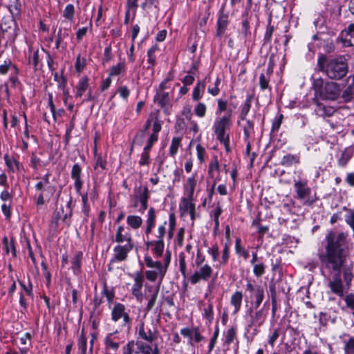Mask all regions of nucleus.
<instances>
[{"mask_svg":"<svg viewBox=\"0 0 354 354\" xmlns=\"http://www.w3.org/2000/svg\"><path fill=\"white\" fill-rule=\"evenodd\" d=\"M346 237L347 234L344 232H328L325 250H319L317 254L322 267L334 272L328 286L333 293L340 297L344 295L341 271L348 252Z\"/></svg>","mask_w":354,"mask_h":354,"instance_id":"1","label":"nucleus"},{"mask_svg":"<svg viewBox=\"0 0 354 354\" xmlns=\"http://www.w3.org/2000/svg\"><path fill=\"white\" fill-rule=\"evenodd\" d=\"M118 243L113 248L111 263L124 261L127 259L129 254L135 247L134 240L129 227L122 225L117 227L113 239Z\"/></svg>","mask_w":354,"mask_h":354,"instance_id":"2","label":"nucleus"},{"mask_svg":"<svg viewBox=\"0 0 354 354\" xmlns=\"http://www.w3.org/2000/svg\"><path fill=\"white\" fill-rule=\"evenodd\" d=\"M171 259V252L167 250L164 254L163 261H153L149 256H145L144 258L146 266L150 268H156V270H149L145 272L146 279L151 282L156 281L158 279V283L162 281L167 272L169 266Z\"/></svg>","mask_w":354,"mask_h":354,"instance_id":"3","label":"nucleus"},{"mask_svg":"<svg viewBox=\"0 0 354 354\" xmlns=\"http://www.w3.org/2000/svg\"><path fill=\"white\" fill-rule=\"evenodd\" d=\"M156 223V212L154 207H151L147 212V219L145 221V227L144 229L145 235L148 239L145 242L147 248L151 247V251L153 255L159 258L162 256L165 249L164 241H154L149 239V235L151 234L153 229Z\"/></svg>","mask_w":354,"mask_h":354,"instance_id":"4","label":"nucleus"},{"mask_svg":"<svg viewBox=\"0 0 354 354\" xmlns=\"http://www.w3.org/2000/svg\"><path fill=\"white\" fill-rule=\"evenodd\" d=\"M232 125L231 114H228L216 118L212 126V129L217 140L224 145L227 153L231 151L230 134L227 133V131H230Z\"/></svg>","mask_w":354,"mask_h":354,"instance_id":"5","label":"nucleus"},{"mask_svg":"<svg viewBox=\"0 0 354 354\" xmlns=\"http://www.w3.org/2000/svg\"><path fill=\"white\" fill-rule=\"evenodd\" d=\"M111 319L117 323L122 319L121 326L129 330L132 324V318L129 315V310L120 302H115L111 306Z\"/></svg>","mask_w":354,"mask_h":354,"instance_id":"6","label":"nucleus"},{"mask_svg":"<svg viewBox=\"0 0 354 354\" xmlns=\"http://www.w3.org/2000/svg\"><path fill=\"white\" fill-rule=\"evenodd\" d=\"M339 93L340 91L338 85L332 82L331 84H327L324 88L322 86H316L314 97L316 102H317V98L329 102L337 99Z\"/></svg>","mask_w":354,"mask_h":354,"instance_id":"7","label":"nucleus"},{"mask_svg":"<svg viewBox=\"0 0 354 354\" xmlns=\"http://www.w3.org/2000/svg\"><path fill=\"white\" fill-rule=\"evenodd\" d=\"M294 189L296 192V198L298 200L303 201L304 205H311L313 201H310L311 195V188L308 185V181L306 178H299L294 180Z\"/></svg>","mask_w":354,"mask_h":354,"instance_id":"8","label":"nucleus"},{"mask_svg":"<svg viewBox=\"0 0 354 354\" xmlns=\"http://www.w3.org/2000/svg\"><path fill=\"white\" fill-rule=\"evenodd\" d=\"M102 297H104L106 299L108 307L109 308H111V306L115 303L113 301L115 297V294L114 288L109 286L106 282L103 283L102 290L101 291V297L99 296L97 293L94 295L93 303L95 309H97L104 302Z\"/></svg>","mask_w":354,"mask_h":354,"instance_id":"9","label":"nucleus"},{"mask_svg":"<svg viewBox=\"0 0 354 354\" xmlns=\"http://www.w3.org/2000/svg\"><path fill=\"white\" fill-rule=\"evenodd\" d=\"M245 290L250 293V298L254 308L257 309L265 297L264 288L261 285H254L248 281L245 285Z\"/></svg>","mask_w":354,"mask_h":354,"instance_id":"10","label":"nucleus"},{"mask_svg":"<svg viewBox=\"0 0 354 354\" xmlns=\"http://www.w3.org/2000/svg\"><path fill=\"white\" fill-rule=\"evenodd\" d=\"M196 268L198 269L189 277V281L192 284H196L201 281H207L212 277L213 268L209 264L205 263L203 266Z\"/></svg>","mask_w":354,"mask_h":354,"instance_id":"11","label":"nucleus"},{"mask_svg":"<svg viewBox=\"0 0 354 354\" xmlns=\"http://www.w3.org/2000/svg\"><path fill=\"white\" fill-rule=\"evenodd\" d=\"M44 183L43 181L38 182L35 188L38 191H43L41 192L36 201V204L37 206L43 205L46 201L48 202L50 198L53 196L55 193L56 187L54 185H48L44 188Z\"/></svg>","mask_w":354,"mask_h":354,"instance_id":"12","label":"nucleus"},{"mask_svg":"<svg viewBox=\"0 0 354 354\" xmlns=\"http://www.w3.org/2000/svg\"><path fill=\"white\" fill-rule=\"evenodd\" d=\"M248 313L250 318L248 327L254 328L255 330L263 326L267 319L268 313L263 308L255 311L251 308L248 310Z\"/></svg>","mask_w":354,"mask_h":354,"instance_id":"13","label":"nucleus"},{"mask_svg":"<svg viewBox=\"0 0 354 354\" xmlns=\"http://www.w3.org/2000/svg\"><path fill=\"white\" fill-rule=\"evenodd\" d=\"M138 339H140L142 341L151 344L158 339L159 333L156 328L153 326L145 327V323L142 322L138 328Z\"/></svg>","mask_w":354,"mask_h":354,"instance_id":"14","label":"nucleus"},{"mask_svg":"<svg viewBox=\"0 0 354 354\" xmlns=\"http://www.w3.org/2000/svg\"><path fill=\"white\" fill-rule=\"evenodd\" d=\"M133 284L131 288V294L138 299L142 298V288L144 283V274L142 271H137L132 274Z\"/></svg>","mask_w":354,"mask_h":354,"instance_id":"15","label":"nucleus"},{"mask_svg":"<svg viewBox=\"0 0 354 354\" xmlns=\"http://www.w3.org/2000/svg\"><path fill=\"white\" fill-rule=\"evenodd\" d=\"M138 189L139 194L136 196V201L134 203L133 207H136L138 206V202L139 201L141 205V208L139 211L140 212H143L148 207V201L150 197L149 191L147 186H144L143 187H140Z\"/></svg>","mask_w":354,"mask_h":354,"instance_id":"16","label":"nucleus"},{"mask_svg":"<svg viewBox=\"0 0 354 354\" xmlns=\"http://www.w3.org/2000/svg\"><path fill=\"white\" fill-rule=\"evenodd\" d=\"M82 167L78 163L73 165L71 171V178L74 180V187L77 194L81 193L84 182L81 178Z\"/></svg>","mask_w":354,"mask_h":354,"instance_id":"17","label":"nucleus"},{"mask_svg":"<svg viewBox=\"0 0 354 354\" xmlns=\"http://www.w3.org/2000/svg\"><path fill=\"white\" fill-rule=\"evenodd\" d=\"M1 29L3 32L8 33L10 39L14 41L17 35L15 21L10 19H4L1 24Z\"/></svg>","mask_w":354,"mask_h":354,"instance_id":"18","label":"nucleus"},{"mask_svg":"<svg viewBox=\"0 0 354 354\" xmlns=\"http://www.w3.org/2000/svg\"><path fill=\"white\" fill-rule=\"evenodd\" d=\"M313 103L316 105L315 112L319 117L325 118L330 117L333 115L335 110L332 106L322 105L319 102H327L326 100H322L317 98V102L313 98Z\"/></svg>","mask_w":354,"mask_h":354,"instance_id":"19","label":"nucleus"},{"mask_svg":"<svg viewBox=\"0 0 354 354\" xmlns=\"http://www.w3.org/2000/svg\"><path fill=\"white\" fill-rule=\"evenodd\" d=\"M332 80H340L347 74L348 68H319Z\"/></svg>","mask_w":354,"mask_h":354,"instance_id":"20","label":"nucleus"},{"mask_svg":"<svg viewBox=\"0 0 354 354\" xmlns=\"http://www.w3.org/2000/svg\"><path fill=\"white\" fill-rule=\"evenodd\" d=\"M195 203H194V197L192 196H187L183 197L180 199V203L179 205V210L180 212L181 216H184L191 212L192 210H194Z\"/></svg>","mask_w":354,"mask_h":354,"instance_id":"21","label":"nucleus"},{"mask_svg":"<svg viewBox=\"0 0 354 354\" xmlns=\"http://www.w3.org/2000/svg\"><path fill=\"white\" fill-rule=\"evenodd\" d=\"M3 159L8 172L14 174L20 171V162L14 156H10L6 153L4 155Z\"/></svg>","mask_w":354,"mask_h":354,"instance_id":"22","label":"nucleus"},{"mask_svg":"<svg viewBox=\"0 0 354 354\" xmlns=\"http://www.w3.org/2000/svg\"><path fill=\"white\" fill-rule=\"evenodd\" d=\"M197 183V173H194L187 179L186 183L184 185L185 192H187V196L194 197V190Z\"/></svg>","mask_w":354,"mask_h":354,"instance_id":"23","label":"nucleus"},{"mask_svg":"<svg viewBox=\"0 0 354 354\" xmlns=\"http://www.w3.org/2000/svg\"><path fill=\"white\" fill-rule=\"evenodd\" d=\"M83 258L82 252H77L71 259V269L75 275L78 276L81 273V266Z\"/></svg>","mask_w":354,"mask_h":354,"instance_id":"24","label":"nucleus"},{"mask_svg":"<svg viewBox=\"0 0 354 354\" xmlns=\"http://www.w3.org/2000/svg\"><path fill=\"white\" fill-rule=\"evenodd\" d=\"M54 80L57 83L58 88H64L67 85V78L64 73V68H61L59 71H53Z\"/></svg>","mask_w":354,"mask_h":354,"instance_id":"25","label":"nucleus"},{"mask_svg":"<svg viewBox=\"0 0 354 354\" xmlns=\"http://www.w3.org/2000/svg\"><path fill=\"white\" fill-rule=\"evenodd\" d=\"M142 218L138 215L131 214L127 217V224L129 229L138 230L142 226Z\"/></svg>","mask_w":354,"mask_h":354,"instance_id":"26","label":"nucleus"},{"mask_svg":"<svg viewBox=\"0 0 354 354\" xmlns=\"http://www.w3.org/2000/svg\"><path fill=\"white\" fill-rule=\"evenodd\" d=\"M243 299V293L241 291H236L230 298V304L234 307V314H236L241 309Z\"/></svg>","mask_w":354,"mask_h":354,"instance_id":"27","label":"nucleus"},{"mask_svg":"<svg viewBox=\"0 0 354 354\" xmlns=\"http://www.w3.org/2000/svg\"><path fill=\"white\" fill-rule=\"evenodd\" d=\"M88 78L87 76L82 77L76 86V92L75 96L76 98H80L84 92L88 88Z\"/></svg>","mask_w":354,"mask_h":354,"instance_id":"28","label":"nucleus"},{"mask_svg":"<svg viewBox=\"0 0 354 354\" xmlns=\"http://www.w3.org/2000/svg\"><path fill=\"white\" fill-rule=\"evenodd\" d=\"M208 175L210 178H215L220 176V166L216 156H214L208 165Z\"/></svg>","mask_w":354,"mask_h":354,"instance_id":"29","label":"nucleus"},{"mask_svg":"<svg viewBox=\"0 0 354 354\" xmlns=\"http://www.w3.org/2000/svg\"><path fill=\"white\" fill-rule=\"evenodd\" d=\"M153 100L154 102L163 108L169 102V93L163 91H157Z\"/></svg>","mask_w":354,"mask_h":354,"instance_id":"30","label":"nucleus"},{"mask_svg":"<svg viewBox=\"0 0 354 354\" xmlns=\"http://www.w3.org/2000/svg\"><path fill=\"white\" fill-rule=\"evenodd\" d=\"M300 162V156L297 154H287L284 156L280 164L282 166L289 167L295 164H299Z\"/></svg>","mask_w":354,"mask_h":354,"instance_id":"31","label":"nucleus"},{"mask_svg":"<svg viewBox=\"0 0 354 354\" xmlns=\"http://www.w3.org/2000/svg\"><path fill=\"white\" fill-rule=\"evenodd\" d=\"M77 348L80 354H86L87 337L84 328H82L77 337Z\"/></svg>","mask_w":354,"mask_h":354,"instance_id":"32","label":"nucleus"},{"mask_svg":"<svg viewBox=\"0 0 354 354\" xmlns=\"http://www.w3.org/2000/svg\"><path fill=\"white\" fill-rule=\"evenodd\" d=\"M227 18V15L223 13L220 15L217 21L216 35L218 37H221L225 32L228 24Z\"/></svg>","mask_w":354,"mask_h":354,"instance_id":"33","label":"nucleus"},{"mask_svg":"<svg viewBox=\"0 0 354 354\" xmlns=\"http://www.w3.org/2000/svg\"><path fill=\"white\" fill-rule=\"evenodd\" d=\"M234 249L238 257H243L244 260H247L249 258V251L241 245V239L239 237H237L235 240Z\"/></svg>","mask_w":354,"mask_h":354,"instance_id":"34","label":"nucleus"},{"mask_svg":"<svg viewBox=\"0 0 354 354\" xmlns=\"http://www.w3.org/2000/svg\"><path fill=\"white\" fill-rule=\"evenodd\" d=\"M245 124L243 127L244 141L250 140L254 134V124L250 120H246Z\"/></svg>","mask_w":354,"mask_h":354,"instance_id":"35","label":"nucleus"},{"mask_svg":"<svg viewBox=\"0 0 354 354\" xmlns=\"http://www.w3.org/2000/svg\"><path fill=\"white\" fill-rule=\"evenodd\" d=\"M2 243L3 249L6 251V254H8L9 252L11 251L12 257H16V249L13 239L9 240L7 236H4L2 239Z\"/></svg>","mask_w":354,"mask_h":354,"instance_id":"36","label":"nucleus"},{"mask_svg":"<svg viewBox=\"0 0 354 354\" xmlns=\"http://www.w3.org/2000/svg\"><path fill=\"white\" fill-rule=\"evenodd\" d=\"M113 333H109L105 337L104 340V343L105 345L106 350H113L116 351L118 350L120 347L119 342H117L113 340L112 336Z\"/></svg>","mask_w":354,"mask_h":354,"instance_id":"37","label":"nucleus"},{"mask_svg":"<svg viewBox=\"0 0 354 354\" xmlns=\"http://www.w3.org/2000/svg\"><path fill=\"white\" fill-rule=\"evenodd\" d=\"M253 97L252 95H248L243 103V104L241 106V110L240 112L239 118L241 120L244 121L246 120V116L248 114L250 108H251V103Z\"/></svg>","mask_w":354,"mask_h":354,"instance_id":"38","label":"nucleus"},{"mask_svg":"<svg viewBox=\"0 0 354 354\" xmlns=\"http://www.w3.org/2000/svg\"><path fill=\"white\" fill-rule=\"evenodd\" d=\"M237 329L235 326L228 328L224 334V344L230 345L236 338Z\"/></svg>","mask_w":354,"mask_h":354,"instance_id":"39","label":"nucleus"},{"mask_svg":"<svg viewBox=\"0 0 354 354\" xmlns=\"http://www.w3.org/2000/svg\"><path fill=\"white\" fill-rule=\"evenodd\" d=\"M181 137H174L172 138L169 150V154L171 157L174 158L176 156L179 147L181 146Z\"/></svg>","mask_w":354,"mask_h":354,"instance_id":"40","label":"nucleus"},{"mask_svg":"<svg viewBox=\"0 0 354 354\" xmlns=\"http://www.w3.org/2000/svg\"><path fill=\"white\" fill-rule=\"evenodd\" d=\"M205 84L202 82H198L194 86L192 91V100L194 101L199 100L204 93Z\"/></svg>","mask_w":354,"mask_h":354,"instance_id":"41","label":"nucleus"},{"mask_svg":"<svg viewBox=\"0 0 354 354\" xmlns=\"http://www.w3.org/2000/svg\"><path fill=\"white\" fill-rule=\"evenodd\" d=\"M120 73V68H113V70L110 73L109 77H106L105 80H104L102 82V84L100 86L101 91H104L107 90L109 88V86L112 82L111 76L118 75Z\"/></svg>","mask_w":354,"mask_h":354,"instance_id":"42","label":"nucleus"},{"mask_svg":"<svg viewBox=\"0 0 354 354\" xmlns=\"http://www.w3.org/2000/svg\"><path fill=\"white\" fill-rule=\"evenodd\" d=\"M203 317L209 322L211 323L214 319L213 304L209 299L205 308H203Z\"/></svg>","mask_w":354,"mask_h":354,"instance_id":"43","label":"nucleus"},{"mask_svg":"<svg viewBox=\"0 0 354 354\" xmlns=\"http://www.w3.org/2000/svg\"><path fill=\"white\" fill-rule=\"evenodd\" d=\"M179 270L184 279L187 277V262L183 252L178 254Z\"/></svg>","mask_w":354,"mask_h":354,"instance_id":"44","label":"nucleus"},{"mask_svg":"<svg viewBox=\"0 0 354 354\" xmlns=\"http://www.w3.org/2000/svg\"><path fill=\"white\" fill-rule=\"evenodd\" d=\"M136 346V354H151V346L139 341H137Z\"/></svg>","mask_w":354,"mask_h":354,"instance_id":"45","label":"nucleus"},{"mask_svg":"<svg viewBox=\"0 0 354 354\" xmlns=\"http://www.w3.org/2000/svg\"><path fill=\"white\" fill-rule=\"evenodd\" d=\"M252 266L253 274L256 277H261L265 274L266 266L263 262H259Z\"/></svg>","mask_w":354,"mask_h":354,"instance_id":"46","label":"nucleus"},{"mask_svg":"<svg viewBox=\"0 0 354 354\" xmlns=\"http://www.w3.org/2000/svg\"><path fill=\"white\" fill-rule=\"evenodd\" d=\"M194 328L185 327L180 329V334L188 339L187 344L193 346Z\"/></svg>","mask_w":354,"mask_h":354,"instance_id":"47","label":"nucleus"},{"mask_svg":"<svg viewBox=\"0 0 354 354\" xmlns=\"http://www.w3.org/2000/svg\"><path fill=\"white\" fill-rule=\"evenodd\" d=\"M167 221L160 224L158 227L157 233L155 234V241H164V237L167 234L166 229Z\"/></svg>","mask_w":354,"mask_h":354,"instance_id":"48","label":"nucleus"},{"mask_svg":"<svg viewBox=\"0 0 354 354\" xmlns=\"http://www.w3.org/2000/svg\"><path fill=\"white\" fill-rule=\"evenodd\" d=\"M176 227V217L174 213L169 214V230L167 232L169 239H171L174 236V231Z\"/></svg>","mask_w":354,"mask_h":354,"instance_id":"49","label":"nucleus"},{"mask_svg":"<svg viewBox=\"0 0 354 354\" xmlns=\"http://www.w3.org/2000/svg\"><path fill=\"white\" fill-rule=\"evenodd\" d=\"M1 209L5 216L6 220L10 221L12 216V203H3Z\"/></svg>","mask_w":354,"mask_h":354,"instance_id":"50","label":"nucleus"},{"mask_svg":"<svg viewBox=\"0 0 354 354\" xmlns=\"http://www.w3.org/2000/svg\"><path fill=\"white\" fill-rule=\"evenodd\" d=\"M283 115L281 113L279 114L274 119L272 124V128H271L272 133L277 132L279 130L280 127L282 123V121H283Z\"/></svg>","mask_w":354,"mask_h":354,"instance_id":"51","label":"nucleus"},{"mask_svg":"<svg viewBox=\"0 0 354 354\" xmlns=\"http://www.w3.org/2000/svg\"><path fill=\"white\" fill-rule=\"evenodd\" d=\"M280 335V328H277L274 329L268 336V344L273 348L275 345L276 341L279 338Z\"/></svg>","mask_w":354,"mask_h":354,"instance_id":"52","label":"nucleus"},{"mask_svg":"<svg viewBox=\"0 0 354 354\" xmlns=\"http://www.w3.org/2000/svg\"><path fill=\"white\" fill-rule=\"evenodd\" d=\"M75 14V8L73 4H68L63 13V16L64 18L69 21H72L74 17Z\"/></svg>","mask_w":354,"mask_h":354,"instance_id":"53","label":"nucleus"},{"mask_svg":"<svg viewBox=\"0 0 354 354\" xmlns=\"http://www.w3.org/2000/svg\"><path fill=\"white\" fill-rule=\"evenodd\" d=\"M13 193L8 191V188L4 189L0 194V199L3 203H12Z\"/></svg>","mask_w":354,"mask_h":354,"instance_id":"54","label":"nucleus"},{"mask_svg":"<svg viewBox=\"0 0 354 354\" xmlns=\"http://www.w3.org/2000/svg\"><path fill=\"white\" fill-rule=\"evenodd\" d=\"M230 259V246L227 243L224 245L223 251H222V257L221 260L220 261V264L221 266H225L228 262Z\"/></svg>","mask_w":354,"mask_h":354,"instance_id":"55","label":"nucleus"},{"mask_svg":"<svg viewBox=\"0 0 354 354\" xmlns=\"http://www.w3.org/2000/svg\"><path fill=\"white\" fill-rule=\"evenodd\" d=\"M218 335H219V328H218V326L216 325L215 327V330L213 333V335L211 337L209 345H208V352L209 353L212 352L213 348H214L215 344L217 341V338L218 337Z\"/></svg>","mask_w":354,"mask_h":354,"instance_id":"56","label":"nucleus"},{"mask_svg":"<svg viewBox=\"0 0 354 354\" xmlns=\"http://www.w3.org/2000/svg\"><path fill=\"white\" fill-rule=\"evenodd\" d=\"M207 106L203 102H199L194 108L195 114L199 118H203L206 114Z\"/></svg>","mask_w":354,"mask_h":354,"instance_id":"57","label":"nucleus"},{"mask_svg":"<svg viewBox=\"0 0 354 354\" xmlns=\"http://www.w3.org/2000/svg\"><path fill=\"white\" fill-rule=\"evenodd\" d=\"M193 335V346H195V344L200 343L205 339V337L201 334L198 327H194Z\"/></svg>","mask_w":354,"mask_h":354,"instance_id":"58","label":"nucleus"},{"mask_svg":"<svg viewBox=\"0 0 354 354\" xmlns=\"http://www.w3.org/2000/svg\"><path fill=\"white\" fill-rule=\"evenodd\" d=\"M197 158L201 164L203 163L205 160L206 151L205 149L200 144L196 147Z\"/></svg>","mask_w":354,"mask_h":354,"instance_id":"59","label":"nucleus"},{"mask_svg":"<svg viewBox=\"0 0 354 354\" xmlns=\"http://www.w3.org/2000/svg\"><path fill=\"white\" fill-rule=\"evenodd\" d=\"M161 122L157 118H156L153 123V132L151 133L150 136H155L156 139L158 140V133L161 131Z\"/></svg>","mask_w":354,"mask_h":354,"instance_id":"60","label":"nucleus"},{"mask_svg":"<svg viewBox=\"0 0 354 354\" xmlns=\"http://www.w3.org/2000/svg\"><path fill=\"white\" fill-rule=\"evenodd\" d=\"M19 283L21 289L24 291L25 294L28 297H33L32 283L29 282L28 285H26L24 282L21 281H19Z\"/></svg>","mask_w":354,"mask_h":354,"instance_id":"61","label":"nucleus"},{"mask_svg":"<svg viewBox=\"0 0 354 354\" xmlns=\"http://www.w3.org/2000/svg\"><path fill=\"white\" fill-rule=\"evenodd\" d=\"M207 252L212 256L213 261H216L219 255V249L217 244L212 245V247L208 249Z\"/></svg>","mask_w":354,"mask_h":354,"instance_id":"62","label":"nucleus"},{"mask_svg":"<svg viewBox=\"0 0 354 354\" xmlns=\"http://www.w3.org/2000/svg\"><path fill=\"white\" fill-rule=\"evenodd\" d=\"M270 77H267L264 73H261L259 76V85L261 90H265L269 86Z\"/></svg>","mask_w":354,"mask_h":354,"instance_id":"63","label":"nucleus"},{"mask_svg":"<svg viewBox=\"0 0 354 354\" xmlns=\"http://www.w3.org/2000/svg\"><path fill=\"white\" fill-rule=\"evenodd\" d=\"M344 351L346 354H350L354 352V337H350L346 342L344 346Z\"/></svg>","mask_w":354,"mask_h":354,"instance_id":"64","label":"nucleus"}]
</instances>
